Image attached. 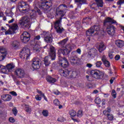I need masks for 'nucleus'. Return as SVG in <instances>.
<instances>
[{
	"label": "nucleus",
	"mask_w": 124,
	"mask_h": 124,
	"mask_svg": "<svg viewBox=\"0 0 124 124\" xmlns=\"http://www.w3.org/2000/svg\"><path fill=\"white\" fill-rule=\"evenodd\" d=\"M112 24H117V21L110 17L107 18L104 22L105 26L108 25L106 31L109 35H114L116 32V28L115 26L112 25Z\"/></svg>",
	"instance_id": "1"
},
{
	"label": "nucleus",
	"mask_w": 124,
	"mask_h": 124,
	"mask_svg": "<svg viewBox=\"0 0 124 124\" xmlns=\"http://www.w3.org/2000/svg\"><path fill=\"white\" fill-rule=\"evenodd\" d=\"M90 74L94 79H105L108 78V75L104 74V72L97 70H92L90 71Z\"/></svg>",
	"instance_id": "2"
},
{
	"label": "nucleus",
	"mask_w": 124,
	"mask_h": 124,
	"mask_svg": "<svg viewBox=\"0 0 124 124\" xmlns=\"http://www.w3.org/2000/svg\"><path fill=\"white\" fill-rule=\"evenodd\" d=\"M33 0H28L27 2H25L24 1H21L19 3L18 5V9L21 13H26L29 12L30 10L29 3L32 2Z\"/></svg>",
	"instance_id": "3"
},
{
	"label": "nucleus",
	"mask_w": 124,
	"mask_h": 124,
	"mask_svg": "<svg viewBox=\"0 0 124 124\" xmlns=\"http://www.w3.org/2000/svg\"><path fill=\"white\" fill-rule=\"evenodd\" d=\"M67 8V6L65 4H61L59 5L58 7L56 9V17H58L59 16L60 17V19H62V17H63L66 12H65V10H66Z\"/></svg>",
	"instance_id": "4"
},
{
	"label": "nucleus",
	"mask_w": 124,
	"mask_h": 124,
	"mask_svg": "<svg viewBox=\"0 0 124 124\" xmlns=\"http://www.w3.org/2000/svg\"><path fill=\"white\" fill-rule=\"evenodd\" d=\"M30 19L28 16H24L20 18L18 22L19 25L23 29L31 28Z\"/></svg>",
	"instance_id": "5"
},
{
	"label": "nucleus",
	"mask_w": 124,
	"mask_h": 124,
	"mask_svg": "<svg viewBox=\"0 0 124 124\" xmlns=\"http://www.w3.org/2000/svg\"><path fill=\"white\" fill-rule=\"evenodd\" d=\"M99 31H100V27L98 25H94L86 31V34L88 36L92 35L93 33H94V34H99Z\"/></svg>",
	"instance_id": "6"
},
{
	"label": "nucleus",
	"mask_w": 124,
	"mask_h": 124,
	"mask_svg": "<svg viewBox=\"0 0 124 124\" xmlns=\"http://www.w3.org/2000/svg\"><path fill=\"white\" fill-rule=\"evenodd\" d=\"M54 28L57 33H62L64 29L62 27V18L58 19L54 23Z\"/></svg>",
	"instance_id": "7"
},
{
	"label": "nucleus",
	"mask_w": 124,
	"mask_h": 124,
	"mask_svg": "<svg viewBox=\"0 0 124 124\" xmlns=\"http://www.w3.org/2000/svg\"><path fill=\"white\" fill-rule=\"evenodd\" d=\"M7 26H8L10 28L8 31H5V34H6V35H7V34L16 33L15 31L19 29L17 24H13L11 26H9V24H7Z\"/></svg>",
	"instance_id": "8"
},
{
	"label": "nucleus",
	"mask_w": 124,
	"mask_h": 124,
	"mask_svg": "<svg viewBox=\"0 0 124 124\" xmlns=\"http://www.w3.org/2000/svg\"><path fill=\"white\" fill-rule=\"evenodd\" d=\"M31 56V51L28 47L23 48L20 53V56L21 59H26L28 60L29 57Z\"/></svg>",
	"instance_id": "9"
},
{
	"label": "nucleus",
	"mask_w": 124,
	"mask_h": 124,
	"mask_svg": "<svg viewBox=\"0 0 124 124\" xmlns=\"http://www.w3.org/2000/svg\"><path fill=\"white\" fill-rule=\"evenodd\" d=\"M41 66V60L37 58H34L32 60V67L34 69H39Z\"/></svg>",
	"instance_id": "10"
},
{
	"label": "nucleus",
	"mask_w": 124,
	"mask_h": 124,
	"mask_svg": "<svg viewBox=\"0 0 124 124\" xmlns=\"http://www.w3.org/2000/svg\"><path fill=\"white\" fill-rule=\"evenodd\" d=\"M71 50V46H70V45H67L64 49H59L58 50V54L61 55L62 54L63 56H67V55H68V54L70 53Z\"/></svg>",
	"instance_id": "11"
},
{
	"label": "nucleus",
	"mask_w": 124,
	"mask_h": 124,
	"mask_svg": "<svg viewBox=\"0 0 124 124\" xmlns=\"http://www.w3.org/2000/svg\"><path fill=\"white\" fill-rule=\"evenodd\" d=\"M31 35L27 31H25L20 36L21 41L23 43H28L31 39Z\"/></svg>",
	"instance_id": "12"
},
{
	"label": "nucleus",
	"mask_w": 124,
	"mask_h": 124,
	"mask_svg": "<svg viewBox=\"0 0 124 124\" xmlns=\"http://www.w3.org/2000/svg\"><path fill=\"white\" fill-rule=\"evenodd\" d=\"M42 1V6L44 9H49L52 6L51 0H41Z\"/></svg>",
	"instance_id": "13"
},
{
	"label": "nucleus",
	"mask_w": 124,
	"mask_h": 124,
	"mask_svg": "<svg viewBox=\"0 0 124 124\" xmlns=\"http://www.w3.org/2000/svg\"><path fill=\"white\" fill-rule=\"evenodd\" d=\"M15 67V66L13 63H11L7 64L6 66H5V68L3 70V73H8V72H12L13 68Z\"/></svg>",
	"instance_id": "14"
},
{
	"label": "nucleus",
	"mask_w": 124,
	"mask_h": 124,
	"mask_svg": "<svg viewBox=\"0 0 124 124\" xmlns=\"http://www.w3.org/2000/svg\"><path fill=\"white\" fill-rule=\"evenodd\" d=\"M15 74L16 75L18 78H24L25 76V71L21 68H18L15 71Z\"/></svg>",
	"instance_id": "15"
},
{
	"label": "nucleus",
	"mask_w": 124,
	"mask_h": 124,
	"mask_svg": "<svg viewBox=\"0 0 124 124\" xmlns=\"http://www.w3.org/2000/svg\"><path fill=\"white\" fill-rule=\"evenodd\" d=\"M59 73L61 76H63L64 77H66V78H69L70 71H68V70L64 68H63V69H60Z\"/></svg>",
	"instance_id": "16"
},
{
	"label": "nucleus",
	"mask_w": 124,
	"mask_h": 124,
	"mask_svg": "<svg viewBox=\"0 0 124 124\" xmlns=\"http://www.w3.org/2000/svg\"><path fill=\"white\" fill-rule=\"evenodd\" d=\"M49 56L51 57V61H55L56 60V49L53 46L50 47Z\"/></svg>",
	"instance_id": "17"
},
{
	"label": "nucleus",
	"mask_w": 124,
	"mask_h": 124,
	"mask_svg": "<svg viewBox=\"0 0 124 124\" xmlns=\"http://www.w3.org/2000/svg\"><path fill=\"white\" fill-rule=\"evenodd\" d=\"M7 55L6 49L2 46L0 47V57L1 58V61L4 60Z\"/></svg>",
	"instance_id": "18"
},
{
	"label": "nucleus",
	"mask_w": 124,
	"mask_h": 124,
	"mask_svg": "<svg viewBox=\"0 0 124 124\" xmlns=\"http://www.w3.org/2000/svg\"><path fill=\"white\" fill-rule=\"evenodd\" d=\"M60 64L62 66V67H67L69 65V63L67 61V59L65 58L59 59Z\"/></svg>",
	"instance_id": "19"
},
{
	"label": "nucleus",
	"mask_w": 124,
	"mask_h": 124,
	"mask_svg": "<svg viewBox=\"0 0 124 124\" xmlns=\"http://www.w3.org/2000/svg\"><path fill=\"white\" fill-rule=\"evenodd\" d=\"M80 60V58H78L77 56L71 57L70 58V62L72 64L79 63Z\"/></svg>",
	"instance_id": "20"
},
{
	"label": "nucleus",
	"mask_w": 124,
	"mask_h": 124,
	"mask_svg": "<svg viewBox=\"0 0 124 124\" xmlns=\"http://www.w3.org/2000/svg\"><path fill=\"white\" fill-rule=\"evenodd\" d=\"M1 98L4 101H10L12 97L9 94H4L1 95Z\"/></svg>",
	"instance_id": "21"
},
{
	"label": "nucleus",
	"mask_w": 124,
	"mask_h": 124,
	"mask_svg": "<svg viewBox=\"0 0 124 124\" xmlns=\"http://www.w3.org/2000/svg\"><path fill=\"white\" fill-rule=\"evenodd\" d=\"M75 3H77L78 7L81 8L82 4H86L87 3V0H75Z\"/></svg>",
	"instance_id": "22"
},
{
	"label": "nucleus",
	"mask_w": 124,
	"mask_h": 124,
	"mask_svg": "<svg viewBox=\"0 0 124 124\" xmlns=\"http://www.w3.org/2000/svg\"><path fill=\"white\" fill-rule=\"evenodd\" d=\"M11 46L13 49H17L20 47V42L17 40L12 42Z\"/></svg>",
	"instance_id": "23"
},
{
	"label": "nucleus",
	"mask_w": 124,
	"mask_h": 124,
	"mask_svg": "<svg viewBox=\"0 0 124 124\" xmlns=\"http://www.w3.org/2000/svg\"><path fill=\"white\" fill-rule=\"evenodd\" d=\"M115 44L118 48H123L124 46V41L122 40H117L115 41Z\"/></svg>",
	"instance_id": "24"
},
{
	"label": "nucleus",
	"mask_w": 124,
	"mask_h": 124,
	"mask_svg": "<svg viewBox=\"0 0 124 124\" xmlns=\"http://www.w3.org/2000/svg\"><path fill=\"white\" fill-rule=\"evenodd\" d=\"M96 53H97V50H96L95 48L91 49L88 53V56H89V57L93 58V57L96 55Z\"/></svg>",
	"instance_id": "25"
},
{
	"label": "nucleus",
	"mask_w": 124,
	"mask_h": 124,
	"mask_svg": "<svg viewBox=\"0 0 124 124\" xmlns=\"http://www.w3.org/2000/svg\"><path fill=\"white\" fill-rule=\"evenodd\" d=\"M45 40L46 43L50 44L53 42V38H52V35H48L45 37Z\"/></svg>",
	"instance_id": "26"
},
{
	"label": "nucleus",
	"mask_w": 124,
	"mask_h": 124,
	"mask_svg": "<svg viewBox=\"0 0 124 124\" xmlns=\"http://www.w3.org/2000/svg\"><path fill=\"white\" fill-rule=\"evenodd\" d=\"M106 49V46L105 45H104V44L102 42H101L99 45V51L100 53H101V52H103L104 50Z\"/></svg>",
	"instance_id": "27"
},
{
	"label": "nucleus",
	"mask_w": 124,
	"mask_h": 124,
	"mask_svg": "<svg viewBox=\"0 0 124 124\" xmlns=\"http://www.w3.org/2000/svg\"><path fill=\"white\" fill-rule=\"evenodd\" d=\"M98 7H103V0H94Z\"/></svg>",
	"instance_id": "28"
},
{
	"label": "nucleus",
	"mask_w": 124,
	"mask_h": 124,
	"mask_svg": "<svg viewBox=\"0 0 124 124\" xmlns=\"http://www.w3.org/2000/svg\"><path fill=\"white\" fill-rule=\"evenodd\" d=\"M36 17H37L36 11H35V10H33L32 12L30 14V17L31 19H36Z\"/></svg>",
	"instance_id": "29"
},
{
	"label": "nucleus",
	"mask_w": 124,
	"mask_h": 124,
	"mask_svg": "<svg viewBox=\"0 0 124 124\" xmlns=\"http://www.w3.org/2000/svg\"><path fill=\"white\" fill-rule=\"evenodd\" d=\"M68 40V38L64 39L63 40L59 42L58 43V44L61 47H63L64 46V45H65V44H66V43L67 42Z\"/></svg>",
	"instance_id": "30"
},
{
	"label": "nucleus",
	"mask_w": 124,
	"mask_h": 124,
	"mask_svg": "<svg viewBox=\"0 0 124 124\" xmlns=\"http://www.w3.org/2000/svg\"><path fill=\"white\" fill-rule=\"evenodd\" d=\"M46 80L47 82H49V83H55V82H57V79L56 78L51 77H47L46 78Z\"/></svg>",
	"instance_id": "31"
},
{
	"label": "nucleus",
	"mask_w": 124,
	"mask_h": 124,
	"mask_svg": "<svg viewBox=\"0 0 124 124\" xmlns=\"http://www.w3.org/2000/svg\"><path fill=\"white\" fill-rule=\"evenodd\" d=\"M49 60H50V59H49V57L48 56H46L44 58V63H45L46 66H48L49 65V64H50V63H51V62H50V61H49Z\"/></svg>",
	"instance_id": "32"
},
{
	"label": "nucleus",
	"mask_w": 124,
	"mask_h": 124,
	"mask_svg": "<svg viewBox=\"0 0 124 124\" xmlns=\"http://www.w3.org/2000/svg\"><path fill=\"white\" fill-rule=\"evenodd\" d=\"M77 76V73L76 72L70 71L69 78H76Z\"/></svg>",
	"instance_id": "33"
},
{
	"label": "nucleus",
	"mask_w": 124,
	"mask_h": 124,
	"mask_svg": "<svg viewBox=\"0 0 124 124\" xmlns=\"http://www.w3.org/2000/svg\"><path fill=\"white\" fill-rule=\"evenodd\" d=\"M37 93L40 94V96L44 97V98L46 101H48V99H47V97L45 96V94L44 93H42V92L39 90H37Z\"/></svg>",
	"instance_id": "34"
},
{
	"label": "nucleus",
	"mask_w": 124,
	"mask_h": 124,
	"mask_svg": "<svg viewBox=\"0 0 124 124\" xmlns=\"http://www.w3.org/2000/svg\"><path fill=\"white\" fill-rule=\"evenodd\" d=\"M5 13L6 16H9V17H12V16L14 15V14L12 12V10L11 9L7 10Z\"/></svg>",
	"instance_id": "35"
},
{
	"label": "nucleus",
	"mask_w": 124,
	"mask_h": 124,
	"mask_svg": "<svg viewBox=\"0 0 124 124\" xmlns=\"http://www.w3.org/2000/svg\"><path fill=\"white\" fill-rule=\"evenodd\" d=\"M69 115L71 117H75L76 115L77 114V113H76V111L73 109H71L69 112Z\"/></svg>",
	"instance_id": "36"
},
{
	"label": "nucleus",
	"mask_w": 124,
	"mask_h": 124,
	"mask_svg": "<svg viewBox=\"0 0 124 124\" xmlns=\"http://www.w3.org/2000/svg\"><path fill=\"white\" fill-rule=\"evenodd\" d=\"M25 110L27 112H31V106L25 105Z\"/></svg>",
	"instance_id": "37"
},
{
	"label": "nucleus",
	"mask_w": 124,
	"mask_h": 124,
	"mask_svg": "<svg viewBox=\"0 0 124 124\" xmlns=\"http://www.w3.org/2000/svg\"><path fill=\"white\" fill-rule=\"evenodd\" d=\"M33 49L36 52H39L40 49V46L37 44L35 45Z\"/></svg>",
	"instance_id": "38"
},
{
	"label": "nucleus",
	"mask_w": 124,
	"mask_h": 124,
	"mask_svg": "<svg viewBox=\"0 0 124 124\" xmlns=\"http://www.w3.org/2000/svg\"><path fill=\"white\" fill-rule=\"evenodd\" d=\"M77 117L78 118H81L83 116V110H79L78 111V113L77 114Z\"/></svg>",
	"instance_id": "39"
},
{
	"label": "nucleus",
	"mask_w": 124,
	"mask_h": 124,
	"mask_svg": "<svg viewBox=\"0 0 124 124\" xmlns=\"http://www.w3.org/2000/svg\"><path fill=\"white\" fill-rule=\"evenodd\" d=\"M108 119L109 121H113L114 120V115L112 114L109 113L108 116Z\"/></svg>",
	"instance_id": "40"
},
{
	"label": "nucleus",
	"mask_w": 124,
	"mask_h": 124,
	"mask_svg": "<svg viewBox=\"0 0 124 124\" xmlns=\"http://www.w3.org/2000/svg\"><path fill=\"white\" fill-rule=\"evenodd\" d=\"M42 114L44 117H48V115H49V112H48V110H43Z\"/></svg>",
	"instance_id": "41"
},
{
	"label": "nucleus",
	"mask_w": 124,
	"mask_h": 124,
	"mask_svg": "<svg viewBox=\"0 0 124 124\" xmlns=\"http://www.w3.org/2000/svg\"><path fill=\"white\" fill-rule=\"evenodd\" d=\"M111 95L112 97H113V98H116V97H117V93H116V91H115V90H112Z\"/></svg>",
	"instance_id": "42"
},
{
	"label": "nucleus",
	"mask_w": 124,
	"mask_h": 124,
	"mask_svg": "<svg viewBox=\"0 0 124 124\" xmlns=\"http://www.w3.org/2000/svg\"><path fill=\"white\" fill-rule=\"evenodd\" d=\"M94 102L96 104H100L101 103V99L99 98H96L94 100Z\"/></svg>",
	"instance_id": "43"
},
{
	"label": "nucleus",
	"mask_w": 124,
	"mask_h": 124,
	"mask_svg": "<svg viewBox=\"0 0 124 124\" xmlns=\"http://www.w3.org/2000/svg\"><path fill=\"white\" fill-rule=\"evenodd\" d=\"M53 103L55 105H56L57 106H60V101L58 99H56L54 100Z\"/></svg>",
	"instance_id": "44"
},
{
	"label": "nucleus",
	"mask_w": 124,
	"mask_h": 124,
	"mask_svg": "<svg viewBox=\"0 0 124 124\" xmlns=\"http://www.w3.org/2000/svg\"><path fill=\"white\" fill-rule=\"evenodd\" d=\"M103 63L106 67H110V62L108 60H107V61H105Z\"/></svg>",
	"instance_id": "45"
},
{
	"label": "nucleus",
	"mask_w": 124,
	"mask_h": 124,
	"mask_svg": "<svg viewBox=\"0 0 124 124\" xmlns=\"http://www.w3.org/2000/svg\"><path fill=\"white\" fill-rule=\"evenodd\" d=\"M96 67H100L101 64H102V62L101 61H98L95 63Z\"/></svg>",
	"instance_id": "46"
},
{
	"label": "nucleus",
	"mask_w": 124,
	"mask_h": 124,
	"mask_svg": "<svg viewBox=\"0 0 124 124\" xmlns=\"http://www.w3.org/2000/svg\"><path fill=\"white\" fill-rule=\"evenodd\" d=\"M124 0H119L117 1V5H122V4H124Z\"/></svg>",
	"instance_id": "47"
},
{
	"label": "nucleus",
	"mask_w": 124,
	"mask_h": 124,
	"mask_svg": "<svg viewBox=\"0 0 124 124\" xmlns=\"http://www.w3.org/2000/svg\"><path fill=\"white\" fill-rule=\"evenodd\" d=\"M12 111L14 115L16 116L17 115V113H18V110H17V108H14L13 109Z\"/></svg>",
	"instance_id": "48"
},
{
	"label": "nucleus",
	"mask_w": 124,
	"mask_h": 124,
	"mask_svg": "<svg viewBox=\"0 0 124 124\" xmlns=\"http://www.w3.org/2000/svg\"><path fill=\"white\" fill-rule=\"evenodd\" d=\"M36 100L38 101H40L41 100V97L39 96V95H36L35 97Z\"/></svg>",
	"instance_id": "49"
},
{
	"label": "nucleus",
	"mask_w": 124,
	"mask_h": 124,
	"mask_svg": "<svg viewBox=\"0 0 124 124\" xmlns=\"http://www.w3.org/2000/svg\"><path fill=\"white\" fill-rule=\"evenodd\" d=\"M102 61L103 62H104L108 61L107 59L106 58V56L105 55H104L102 57Z\"/></svg>",
	"instance_id": "50"
},
{
	"label": "nucleus",
	"mask_w": 124,
	"mask_h": 124,
	"mask_svg": "<svg viewBox=\"0 0 124 124\" xmlns=\"http://www.w3.org/2000/svg\"><path fill=\"white\" fill-rule=\"evenodd\" d=\"M103 113L104 115H105V116H106V117H107L108 115L110 114L106 110H103Z\"/></svg>",
	"instance_id": "51"
},
{
	"label": "nucleus",
	"mask_w": 124,
	"mask_h": 124,
	"mask_svg": "<svg viewBox=\"0 0 124 124\" xmlns=\"http://www.w3.org/2000/svg\"><path fill=\"white\" fill-rule=\"evenodd\" d=\"M10 93L12 94V95H13V96H17V93L14 91L10 92Z\"/></svg>",
	"instance_id": "52"
},
{
	"label": "nucleus",
	"mask_w": 124,
	"mask_h": 124,
	"mask_svg": "<svg viewBox=\"0 0 124 124\" xmlns=\"http://www.w3.org/2000/svg\"><path fill=\"white\" fill-rule=\"evenodd\" d=\"M35 9H36L35 11L36 13L37 12L38 14H39V15H41V11H40V10H39V9L37 8H35Z\"/></svg>",
	"instance_id": "53"
},
{
	"label": "nucleus",
	"mask_w": 124,
	"mask_h": 124,
	"mask_svg": "<svg viewBox=\"0 0 124 124\" xmlns=\"http://www.w3.org/2000/svg\"><path fill=\"white\" fill-rule=\"evenodd\" d=\"M9 121L10 123H15V119H14V118H13V117H10L9 119Z\"/></svg>",
	"instance_id": "54"
},
{
	"label": "nucleus",
	"mask_w": 124,
	"mask_h": 124,
	"mask_svg": "<svg viewBox=\"0 0 124 124\" xmlns=\"http://www.w3.org/2000/svg\"><path fill=\"white\" fill-rule=\"evenodd\" d=\"M78 53V54H79V55L81 54V49L78 48L76 50V51H74L73 53H74L75 54Z\"/></svg>",
	"instance_id": "55"
},
{
	"label": "nucleus",
	"mask_w": 124,
	"mask_h": 124,
	"mask_svg": "<svg viewBox=\"0 0 124 124\" xmlns=\"http://www.w3.org/2000/svg\"><path fill=\"white\" fill-rule=\"evenodd\" d=\"M4 68H5V66H3L2 65H0V70H2V72L3 73V69H4Z\"/></svg>",
	"instance_id": "56"
},
{
	"label": "nucleus",
	"mask_w": 124,
	"mask_h": 124,
	"mask_svg": "<svg viewBox=\"0 0 124 124\" xmlns=\"http://www.w3.org/2000/svg\"><path fill=\"white\" fill-rule=\"evenodd\" d=\"M115 59L116 61H119V60L121 59V57L119 55H117L116 56H115Z\"/></svg>",
	"instance_id": "57"
},
{
	"label": "nucleus",
	"mask_w": 124,
	"mask_h": 124,
	"mask_svg": "<svg viewBox=\"0 0 124 124\" xmlns=\"http://www.w3.org/2000/svg\"><path fill=\"white\" fill-rule=\"evenodd\" d=\"M105 103H106V100L105 99H103L102 100V105L103 106L104 105H105Z\"/></svg>",
	"instance_id": "58"
},
{
	"label": "nucleus",
	"mask_w": 124,
	"mask_h": 124,
	"mask_svg": "<svg viewBox=\"0 0 124 124\" xmlns=\"http://www.w3.org/2000/svg\"><path fill=\"white\" fill-rule=\"evenodd\" d=\"M114 80H115V78H112L110 79V80H109L110 84H113V82H114Z\"/></svg>",
	"instance_id": "59"
},
{
	"label": "nucleus",
	"mask_w": 124,
	"mask_h": 124,
	"mask_svg": "<svg viewBox=\"0 0 124 124\" xmlns=\"http://www.w3.org/2000/svg\"><path fill=\"white\" fill-rule=\"evenodd\" d=\"M40 39V36L38 35L37 36H36L34 38V40H39Z\"/></svg>",
	"instance_id": "60"
},
{
	"label": "nucleus",
	"mask_w": 124,
	"mask_h": 124,
	"mask_svg": "<svg viewBox=\"0 0 124 124\" xmlns=\"http://www.w3.org/2000/svg\"><path fill=\"white\" fill-rule=\"evenodd\" d=\"M92 18H91L90 17H85L84 18V20H86L87 21H91Z\"/></svg>",
	"instance_id": "61"
},
{
	"label": "nucleus",
	"mask_w": 124,
	"mask_h": 124,
	"mask_svg": "<svg viewBox=\"0 0 124 124\" xmlns=\"http://www.w3.org/2000/svg\"><path fill=\"white\" fill-rule=\"evenodd\" d=\"M72 120H73V121H74V122H75L80 123V120H78L75 119L74 118H72Z\"/></svg>",
	"instance_id": "62"
},
{
	"label": "nucleus",
	"mask_w": 124,
	"mask_h": 124,
	"mask_svg": "<svg viewBox=\"0 0 124 124\" xmlns=\"http://www.w3.org/2000/svg\"><path fill=\"white\" fill-rule=\"evenodd\" d=\"M108 57H109V59H113V54L109 53Z\"/></svg>",
	"instance_id": "63"
},
{
	"label": "nucleus",
	"mask_w": 124,
	"mask_h": 124,
	"mask_svg": "<svg viewBox=\"0 0 124 124\" xmlns=\"http://www.w3.org/2000/svg\"><path fill=\"white\" fill-rule=\"evenodd\" d=\"M106 110L108 112V113H109L111 112V108H108Z\"/></svg>",
	"instance_id": "64"
}]
</instances>
